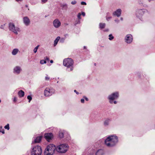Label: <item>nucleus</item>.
I'll use <instances>...</instances> for the list:
<instances>
[{
  "label": "nucleus",
  "mask_w": 155,
  "mask_h": 155,
  "mask_svg": "<svg viewBox=\"0 0 155 155\" xmlns=\"http://www.w3.org/2000/svg\"><path fill=\"white\" fill-rule=\"evenodd\" d=\"M118 141V137L116 135H111L105 139L104 144L107 147H113L117 144Z\"/></svg>",
  "instance_id": "obj_1"
},
{
  "label": "nucleus",
  "mask_w": 155,
  "mask_h": 155,
  "mask_svg": "<svg viewBox=\"0 0 155 155\" xmlns=\"http://www.w3.org/2000/svg\"><path fill=\"white\" fill-rule=\"evenodd\" d=\"M74 63L73 60L70 58H65L63 60V65L67 67L68 71L69 72L73 70Z\"/></svg>",
  "instance_id": "obj_2"
},
{
  "label": "nucleus",
  "mask_w": 155,
  "mask_h": 155,
  "mask_svg": "<svg viewBox=\"0 0 155 155\" xmlns=\"http://www.w3.org/2000/svg\"><path fill=\"white\" fill-rule=\"evenodd\" d=\"M55 150H56L55 146L53 144H50L46 148L44 152V155H53Z\"/></svg>",
  "instance_id": "obj_3"
},
{
  "label": "nucleus",
  "mask_w": 155,
  "mask_h": 155,
  "mask_svg": "<svg viewBox=\"0 0 155 155\" xmlns=\"http://www.w3.org/2000/svg\"><path fill=\"white\" fill-rule=\"evenodd\" d=\"M119 97V93L118 91L114 92L109 95L107 97V99L110 104H112L113 103L116 104L117 102L114 100L117 99Z\"/></svg>",
  "instance_id": "obj_4"
},
{
  "label": "nucleus",
  "mask_w": 155,
  "mask_h": 155,
  "mask_svg": "<svg viewBox=\"0 0 155 155\" xmlns=\"http://www.w3.org/2000/svg\"><path fill=\"white\" fill-rule=\"evenodd\" d=\"M8 28L9 30L16 35L20 32V29L19 27L16 25L13 22H10L8 24Z\"/></svg>",
  "instance_id": "obj_5"
},
{
  "label": "nucleus",
  "mask_w": 155,
  "mask_h": 155,
  "mask_svg": "<svg viewBox=\"0 0 155 155\" xmlns=\"http://www.w3.org/2000/svg\"><path fill=\"white\" fill-rule=\"evenodd\" d=\"M147 12L145 9H137L135 11V14L136 17L141 21L143 20V15Z\"/></svg>",
  "instance_id": "obj_6"
},
{
  "label": "nucleus",
  "mask_w": 155,
  "mask_h": 155,
  "mask_svg": "<svg viewBox=\"0 0 155 155\" xmlns=\"http://www.w3.org/2000/svg\"><path fill=\"white\" fill-rule=\"evenodd\" d=\"M42 149L40 146L37 145L32 147L31 150V155H41Z\"/></svg>",
  "instance_id": "obj_7"
},
{
  "label": "nucleus",
  "mask_w": 155,
  "mask_h": 155,
  "mask_svg": "<svg viewBox=\"0 0 155 155\" xmlns=\"http://www.w3.org/2000/svg\"><path fill=\"white\" fill-rule=\"evenodd\" d=\"M68 149V145L66 144H63L56 147V151L59 153H63Z\"/></svg>",
  "instance_id": "obj_8"
},
{
  "label": "nucleus",
  "mask_w": 155,
  "mask_h": 155,
  "mask_svg": "<svg viewBox=\"0 0 155 155\" xmlns=\"http://www.w3.org/2000/svg\"><path fill=\"white\" fill-rule=\"evenodd\" d=\"M55 90L51 87H46L44 91V95L45 97L51 96L55 93Z\"/></svg>",
  "instance_id": "obj_9"
},
{
  "label": "nucleus",
  "mask_w": 155,
  "mask_h": 155,
  "mask_svg": "<svg viewBox=\"0 0 155 155\" xmlns=\"http://www.w3.org/2000/svg\"><path fill=\"white\" fill-rule=\"evenodd\" d=\"M133 41V37L131 35L128 34L125 37L124 41L127 44H130L132 43Z\"/></svg>",
  "instance_id": "obj_10"
},
{
  "label": "nucleus",
  "mask_w": 155,
  "mask_h": 155,
  "mask_svg": "<svg viewBox=\"0 0 155 155\" xmlns=\"http://www.w3.org/2000/svg\"><path fill=\"white\" fill-rule=\"evenodd\" d=\"M42 138V136H38L36 137L35 136L32 139V143H39L41 141Z\"/></svg>",
  "instance_id": "obj_11"
},
{
  "label": "nucleus",
  "mask_w": 155,
  "mask_h": 155,
  "mask_svg": "<svg viewBox=\"0 0 155 155\" xmlns=\"http://www.w3.org/2000/svg\"><path fill=\"white\" fill-rule=\"evenodd\" d=\"M22 71V69L21 67L20 66H15L13 68V73L16 74H18Z\"/></svg>",
  "instance_id": "obj_12"
},
{
  "label": "nucleus",
  "mask_w": 155,
  "mask_h": 155,
  "mask_svg": "<svg viewBox=\"0 0 155 155\" xmlns=\"http://www.w3.org/2000/svg\"><path fill=\"white\" fill-rule=\"evenodd\" d=\"M44 136L46 140L48 142L51 140L53 137V134L51 133L45 134Z\"/></svg>",
  "instance_id": "obj_13"
},
{
  "label": "nucleus",
  "mask_w": 155,
  "mask_h": 155,
  "mask_svg": "<svg viewBox=\"0 0 155 155\" xmlns=\"http://www.w3.org/2000/svg\"><path fill=\"white\" fill-rule=\"evenodd\" d=\"M54 26L56 28L59 27L61 25V23L59 20L58 19H56L53 22Z\"/></svg>",
  "instance_id": "obj_14"
},
{
  "label": "nucleus",
  "mask_w": 155,
  "mask_h": 155,
  "mask_svg": "<svg viewBox=\"0 0 155 155\" xmlns=\"http://www.w3.org/2000/svg\"><path fill=\"white\" fill-rule=\"evenodd\" d=\"M23 21L25 25L26 26H28L30 23L29 19L27 16L24 17L23 18Z\"/></svg>",
  "instance_id": "obj_15"
},
{
  "label": "nucleus",
  "mask_w": 155,
  "mask_h": 155,
  "mask_svg": "<svg viewBox=\"0 0 155 155\" xmlns=\"http://www.w3.org/2000/svg\"><path fill=\"white\" fill-rule=\"evenodd\" d=\"M121 11H122L121 9H118L116 11L113 12V15L114 16H115L117 17H119L121 15Z\"/></svg>",
  "instance_id": "obj_16"
},
{
  "label": "nucleus",
  "mask_w": 155,
  "mask_h": 155,
  "mask_svg": "<svg viewBox=\"0 0 155 155\" xmlns=\"http://www.w3.org/2000/svg\"><path fill=\"white\" fill-rule=\"evenodd\" d=\"M111 121V119L109 118H107L104 121V126L107 127L108 126Z\"/></svg>",
  "instance_id": "obj_17"
},
{
  "label": "nucleus",
  "mask_w": 155,
  "mask_h": 155,
  "mask_svg": "<svg viewBox=\"0 0 155 155\" xmlns=\"http://www.w3.org/2000/svg\"><path fill=\"white\" fill-rule=\"evenodd\" d=\"M18 95L19 97H22L24 96L25 92L22 90H20L18 92Z\"/></svg>",
  "instance_id": "obj_18"
},
{
  "label": "nucleus",
  "mask_w": 155,
  "mask_h": 155,
  "mask_svg": "<svg viewBox=\"0 0 155 155\" xmlns=\"http://www.w3.org/2000/svg\"><path fill=\"white\" fill-rule=\"evenodd\" d=\"M19 52V50L18 48L14 49L12 52V54L13 55H15Z\"/></svg>",
  "instance_id": "obj_19"
},
{
  "label": "nucleus",
  "mask_w": 155,
  "mask_h": 155,
  "mask_svg": "<svg viewBox=\"0 0 155 155\" xmlns=\"http://www.w3.org/2000/svg\"><path fill=\"white\" fill-rule=\"evenodd\" d=\"M60 39V37L59 36H58L55 39L54 41V46L55 47L56 45L58 44V41Z\"/></svg>",
  "instance_id": "obj_20"
},
{
  "label": "nucleus",
  "mask_w": 155,
  "mask_h": 155,
  "mask_svg": "<svg viewBox=\"0 0 155 155\" xmlns=\"http://www.w3.org/2000/svg\"><path fill=\"white\" fill-rule=\"evenodd\" d=\"M64 130H60L58 136L60 138H62L64 136Z\"/></svg>",
  "instance_id": "obj_21"
},
{
  "label": "nucleus",
  "mask_w": 155,
  "mask_h": 155,
  "mask_svg": "<svg viewBox=\"0 0 155 155\" xmlns=\"http://www.w3.org/2000/svg\"><path fill=\"white\" fill-rule=\"evenodd\" d=\"M104 154V152L102 150H99L97 152L95 155H103Z\"/></svg>",
  "instance_id": "obj_22"
},
{
  "label": "nucleus",
  "mask_w": 155,
  "mask_h": 155,
  "mask_svg": "<svg viewBox=\"0 0 155 155\" xmlns=\"http://www.w3.org/2000/svg\"><path fill=\"white\" fill-rule=\"evenodd\" d=\"M112 18V17L110 16V14L108 12L107 13L106 18V19L107 21H110Z\"/></svg>",
  "instance_id": "obj_23"
},
{
  "label": "nucleus",
  "mask_w": 155,
  "mask_h": 155,
  "mask_svg": "<svg viewBox=\"0 0 155 155\" xmlns=\"http://www.w3.org/2000/svg\"><path fill=\"white\" fill-rule=\"evenodd\" d=\"M81 14L80 13H79L77 15V17L79 20H78V21L76 23H75L76 24H77L79 23H80V20L81 19Z\"/></svg>",
  "instance_id": "obj_24"
},
{
  "label": "nucleus",
  "mask_w": 155,
  "mask_h": 155,
  "mask_svg": "<svg viewBox=\"0 0 155 155\" xmlns=\"http://www.w3.org/2000/svg\"><path fill=\"white\" fill-rule=\"evenodd\" d=\"M61 7L63 9H66L68 8V5L66 3H63L61 5Z\"/></svg>",
  "instance_id": "obj_25"
},
{
  "label": "nucleus",
  "mask_w": 155,
  "mask_h": 155,
  "mask_svg": "<svg viewBox=\"0 0 155 155\" xmlns=\"http://www.w3.org/2000/svg\"><path fill=\"white\" fill-rule=\"evenodd\" d=\"M106 24L104 23H100L99 24V28L101 29L104 28Z\"/></svg>",
  "instance_id": "obj_26"
},
{
  "label": "nucleus",
  "mask_w": 155,
  "mask_h": 155,
  "mask_svg": "<svg viewBox=\"0 0 155 155\" xmlns=\"http://www.w3.org/2000/svg\"><path fill=\"white\" fill-rule=\"evenodd\" d=\"M138 2L139 4L140 5L144 6L143 4V0H138Z\"/></svg>",
  "instance_id": "obj_27"
},
{
  "label": "nucleus",
  "mask_w": 155,
  "mask_h": 155,
  "mask_svg": "<svg viewBox=\"0 0 155 155\" xmlns=\"http://www.w3.org/2000/svg\"><path fill=\"white\" fill-rule=\"evenodd\" d=\"M109 39L110 41L112 40L114 38V36H113L111 34H110L109 35Z\"/></svg>",
  "instance_id": "obj_28"
},
{
  "label": "nucleus",
  "mask_w": 155,
  "mask_h": 155,
  "mask_svg": "<svg viewBox=\"0 0 155 155\" xmlns=\"http://www.w3.org/2000/svg\"><path fill=\"white\" fill-rule=\"evenodd\" d=\"M39 45H38L34 49L33 51L35 53H36L37 52V50L38 49V48L39 47Z\"/></svg>",
  "instance_id": "obj_29"
},
{
  "label": "nucleus",
  "mask_w": 155,
  "mask_h": 155,
  "mask_svg": "<svg viewBox=\"0 0 155 155\" xmlns=\"http://www.w3.org/2000/svg\"><path fill=\"white\" fill-rule=\"evenodd\" d=\"M4 128L5 129H7L8 130L10 129V127H9V124H8L6 125H5L4 127Z\"/></svg>",
  "instance_id": "obj_30"
},
{
  "label": "nucleus",
  "mask_w": 155,
  "mask_h": 155,
  "mask_svg": "<svg viewBox=\"0 0 155 155\" xmlns=\"http://www.w3.org/2000/svg\"><path fill=\"white\" fill-rule=\"evenodd\" d=\"M46 76L45 77V80L46 81H48L50 80V77L48 76V75H46Z\"/></svg>",
  "instance_id": "obj_31"
},
{
  "label": "nucleus",
  "mask_w": 155,
  "mask_h": 155,
  "mask_svg": "<svg viewBox=\"0 0 155 155\" xmlns=\"http://www.w3.org/2000/svg\"><path fill=\"white\" fill-rule=\"evenodd\" d=\"M27 98L29 100V102H30L32 99V97L30 95H28L27 96Z\"/></svg>",
  "instance_id": "obj_32"
},
{
  "label": "nucleus",
  "mask_w": 155,
  "mask_h": 155,
  "mask_svg": "<svg viewBox=\"0 0 155 155\" xmlns=\"http://www.w3.org/2000/svg\"><path fill=\"white\" fill-rule=\"evenodd\" d=\"M40 63L41 64H44L46 63V61L45 60H42L40 61Z\"/></svg>",
  "instance_id": "obj_33"
},
{
  "label": "nucleus",
  "mask_w": 155,
  "mask_h": 155,
  "mask_svg": "<svg viewBox=\"0 0 155 155\" xmlns=\"http://www.w3.org/2000/svg\"><path fill=\"white\" fill-rule=\"evenodd\" d=\"M65 39V38H62L60 39V42L61 43H63L64 42Z\"/></svg>",
  "instance_id": "obj_34"
},
{
  "label": "nucleus",
  "mask_w": 155,
  "mask_h": 155,
  "mask_svg": "<svg viewBox=\"0 0 155 155\" xmlns=\"http://www.w3.org/2000/svg\"><path fill=\"white\" fill-rule=\"evenodd\" d=\"M17 98L16 97H14V98L13 99V101L14 102H16L17 101Z\"/></svg>",
  "instance_id": "obj_35"
},
{
  "label": "nucleus",
  "mask_w": 155,
  "mask_h": 155,
  "mask_svg": "<svg viewBox=\"0 0 155 155\" xmlns=\"http://www.w3.org/2000/svg\"><path fill=\"white\" fill-rule=\"evenodd\" d=\"M76 3H77V2L75 0L73 1H72L71 2V4L72 5H73L76 4Z\"/></svg>",
  "instance_id": "obj_36"
},
{
  "label": "nucleus",
  "mask_w": 155,
  "mask_h": 155,
  "mask_svg": "<svg viewBox=\"0 0 155 155\" xmlns=\"http://www.w3.org/2000/svg\"><path fill=\"white\" fill-rule=\"evenodd\" d=\"M48 1V0H41V3H46Z\"/></svg>",
  "instance_id": "obj_37"
},
{
  "label": "nucleus",
  "mask_w": 155,
  "mask_h": 155,
  "mask_svg": "<svg viewBox=\"0 0 155 155\" xmlns=\"http://www.w3.org/2000/svg\"><path fill=\"white\" fill-rule=\"evenodd\" d=\"M114 21L117 23L118 24L119 22V20L118 19H116L114 20Z\"/></svg>",
  "instance_id": "obj_38"
},
{
  "label": "nucleus",
  "mask_w": 155,
  "mask_h": 155,
  "mask_svg": "<svg viewBox=\"0 0 155 155\" xmlns=\"http://www.w3.org/2000/svg\"><path fill=\"white\" fill-rule=\"evenodd\" d=\"M81 5H86V3L85 2H81Z\"/></svg>",
  "instance_id": "obj_39"
},
{
  "label": "nucleus",
  "mask_w": 155,
  "mask_h": 155,
  "mask_svg": "<svg viewBox=\"0 0 155 155\" xmlns=\"http://www.w3.org/2000/svg\"><path fill=\"white\" fill-rule=\"evenodd\" d=\"M5 26V24H4L3 25H2L0 27V28L2 29H4V27Z\"/></svg>",
  "instance_id": "obj_40"
},
{
  "label": "nucleus",
  "mask_w": 155,
  "mask_h": 155,
  "mask_svg": "<svg viewBox=\"0 0 155 155\" xmlns=\"http://www.w3.org/2000/svg\"><path fill=\"white\" fill-rule=\"evenodd\" d=\"M0 132H1L3 134H5L4 130V129H2V130H0Z\"/></svg>",
  "instance_id": "obj_41"
},
{
  "label": "nucleus",
  "mask_w": 155,
  "mask_h": 155,
  "mask_svg": "<svg viewBox=\"0 0 155 155\" xmlns=\"http://www.w3.org/2000/svg\"><path fill=\"white\" fill-rule=\"evenodd\" d=\"M81 102L82 103H84V98H82L81 99Z\"/></svg>",
  "instance_id": "obj_42"
},
{
  "label": "nucleus",
  "mask_w": 155,
  "mask_h": 155,
  "mask_svg": "<svg viewBox=\"0 0 155 155\" xmlns=\"http://www.w3.org/2000/svg\"><path fill=\"white\" fill-rule=\"evenodd\" d=\"M83 97L85 99V100L86 101H88V98L87 97H86L85 96H84V97Z\"/></svg>",
  "instance_id": "obj_43"
},
{
  "label": "nucleus",
  "mask_w": 155,
  "mask_h": 155,
  "mask_svg": "<svg viewBox=\"0 0 155 155\" xmlns=\"http://www.w3.org/2000/svg\"><path fill=\"white\" fill-rule=\"evenodd\" d=\"M81 15H82L83 16H85V12H82Z\"/></svg>",
  "instance_id": "obj_44"
},
{
  "label": "nucleus",
  "mask_w": 155,
  "mask_h": 155,
  "mask_svg": "<svg viewBox=\"0 0 155 155\" xmlns=\"http://www.w3.org/2000/svg\"><path fill=\"white\" fill-rule=\"evenodd\" d=\"M74 91L77 94H79L78 92L76 90H74Z\"/></svg>",
  "instance_id": "obj_45"
},
{
  "label": "nucleus",
  "mask_w": 155,
  "mask_h": 155,
  "mask_svg": "<svg viewBox=\"0 0 155 155\" xmlns=\"http://www.w3.org/2000/svg\"><path fill=\"white\" fill-rule=\"evenodd\" d=\"M45 60H47V61H49V58L47 57H46L45 58Z\"/></svg>",
  "instance_id": "obj_46"
},
{
  "label": "nucleus",
  "mask_w": 155,
  "mask_h": 155,
  "mask_svg": "<svg viewBox=\"0 0 155 155\" xmlns=\"http://www.w3.org/2000/svg\"><path fill=\"white\" fill-rule=\"evenodd\" d=\"M109 30L108 29H107L104 30V31H108Z\"/></svg>",
  "instance_id": "obj_47"
},
{
  "label": "nucleus",
  "mask_w": 155,
  "mask_h": 155,
  "mask_svg": "<svg viewBox=\"0 0 155 155\" xmlns=\"http://www.w3.org/2000/svg\"><path fill=\"white\" fill-rule=\"evenodd\" d=\"M68 34H65V35H64V36H65V38H66V37H67V36H68Z\"/></svg>",
  "instance_id": "obj_48"
},
{
  "label": "nucleus",
  "mask_w": 155,
  "mask_h": 155,
  "mask_svg": "<svg viewBox=\"0 0 155 155\" xmlns=\"http://www.w3.org/2000/svg\"><path fill=\"white\" fill-rule=\"evenodd\" d=\"M2 126H0V130H2Z\"/></svg>",
  "instance_id": "obj_49"
},
{
  "label": "nucleus",
  "mask_w": 155,
  "mask_h": 155,
  "mask_svg": "<svg viewBox=\"0 0 155 155\" xmlns=\"http://www.w3.org/2000/svg\"><path fill=\"white\" fill-rule=\"evenodd\" d=\"M155 0H148V1L149 2H151V1H154Z\"/></svg>",
  "instance_id": "obj_50"
},
{
  "label": "nucleus",
  "mask_w": 155,
  "mask_h": 155,
  "mask_svg": "<svg viewBox=\"0 0 155 155\" xmlns=\"http://www.w3.org/2000/svg\"><path fill=\"white\" fill-rule=\"evenodd\" d=\"M50 62L51 63H52L53 62V61L52 60H51L50 61Z\"/></svg>",
  "instance_id": "obj_51"
},
{
  "label": "nucleus",
  "mask_w": 155,
  "mask_h": 155,
  "mask_svg": "<svg viewBox=\"0 0 155 155\" xmlns=\"http://www.w3.org/2000/svg\"><path fill=\"white\" fill-rule=\"evenodd\" d=\"M17 2H18L19 1H22V0H15Z\"/></svg>",
  "instance_id": "obj_52"
},
{
  "label": "nucleus",
  "mask_w": 155,
  "mask_h": 155,
  "mask_svg": "<svg viewBox=\"0 0 155 155\" xmlns=\"http://www.w3.org/2000/svg\"><path fill=\"white\" fill-rule=\"evenodd\" d=\"M120 19L122 21L123 20V18L122 17L120 18Z\"/></svg>",
  "instance_id": "obj_53"
},
{
  "label": "nucleus",
  "mask_w": 155,
  "mask_h": 155,
  "mask_svg": "<svg viewBox=\"0 0 155 155\" xmlns=\"http://www.w3.org/2000/svg\"><path fill=\"white\" fill-rule=\"evenodd\" d=\"M25 7H28V5H25Z\"/></svg>",
  "instance_id": "obj_54"
},
{
  "label": "nucleus",
  "mask_w": 155,
  "mask_h": 155,
  "mask_svg": "<svg viewBox=\"0 0 155 155\" xmlns=\"http://www.w3.org/2000/svg\"><path fill=\"white\" fill-rule=\"evenodd\" d=\"M47 15H45V18H46V17H47Z\"/></svg>",
  "instance_id": "obj_55"
},
{
  "label": "nucleus",
  "mask_w": 155,
  "mask_h": 155,
  "mask_svg": "<svg viewBox=\"0 0 155 155\" xmlns=\"http://www.w3.org/2000/svg\"><path fill=\"white\" fill-rule=\"evenodd\" d=\"M85 48H86V47L85 46H84V48L85 49Z\"/></svg>",
  "instance_id": "obj_56"
},
{
  "label": "nucleus",
  "mask_w": 155,
  "mask_h": 155,
  "mask_svg": "<svg viewBox=\"0 0 155 155\" xmlns=\"http://www.w3.org/2000/svg\"><path fill=\"white\" fill-rule=\"evenodd\" d=\"M58 83V81L57 82V83Z\"/></svg>",
  "instance_id": "obj_57"
}]
</instances>
